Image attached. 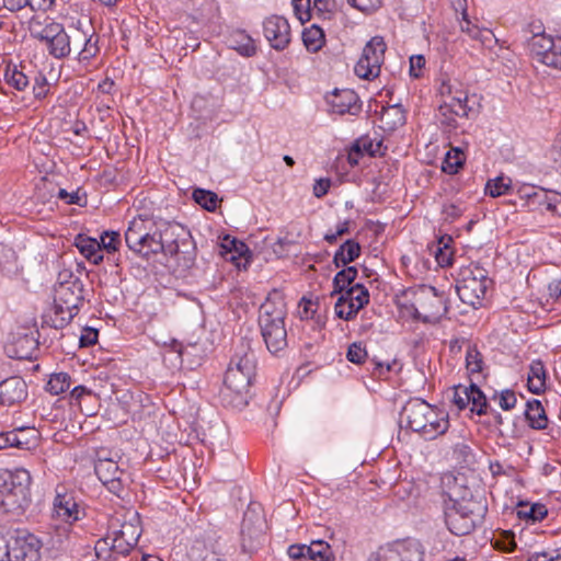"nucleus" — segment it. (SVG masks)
<instances>
[{
    "instance_id": "a211bd4d",
    "label": "nucleus",
    "mask_w": 561,
    "mask_h": 561,
    "mask_svg": "<svg viewBox=\"0 0 561 561\" xmlns=\"http://www.w3.org/2000/svg\"><path fill=\"white\" fill-rule=\"evenodd\" d=\"M27 397L26 382L21 377H10L0 382V404L11 407Z\"/></svg>"
},
{
    "instance_id": "cd10ccee",
    "label": "nucleus",
    "mask_w": 561,
    "mask_h": 561,
    "mask_svg": "<svg viewBox=\"0 0 561 561\" xmlns=\"http://www.w3.org/2000/svg\"><path fill=\"white\" fill-rule=\"evenodd\" d=\"M94 471L102 483L122 477L124 473L117 462L108 458H102L101 456L98 457L94 463Z\"/></svg>"
},
{
    "instance_id": "a19ab883",
    "label": "nucleus",
    "mask_w": 561,
    "mask_h": 561,
    "mask_svg": "<svg viewBox=\"0 0 561 561\" xmlns=\"http://www.w3.org/2000/svg\"><path fill=\"white\" fill-rule=\"evenodd\" d=\"M194 201L208 211H214L218 205V196L211 191L195 188L193 191Z\"/></svg>"
},
{
    "instance_id": "e433bc0d",
    "label": "nucleus",
    "mask_w": 561,
    "mask_h": 561,
    "mask_svg": "<svg viewBox=\"0 0 561 561\" xmlns=\"http://www.w3.org/2000/svg\"><path fill=\"white\" fill-rule=\"evenodd\" d=\"M465 163V153L459 148H451L447 151L443 161L442 170L448 174H456Z\"/></svg>"
},
{
    "instance_id": "f3484780",
    "label": "nucleus",
    "mask_w": 561,
    "mask_h": 561,
    "mask_svg": "<svg viewBox=\"0 0 561 561\" xmlns=\"http://www.w3.org/2000/svg\"><path fill=\"white\" fill-rule=\"evenodd\" d=\"M114 548L122 554L123 561H127V554L136 547L140 537V529L133 523H123L118 529H110Z\"/></svg>"
},
{
    "instance_id": "a18cd8bd",
    "label": "nucleus",
    "mask_w": 561,
    "mask_h": 561,
    "mask_svg": "<svg viewBox=\"0 0 561 561\" xmlns=\"http://www.w3.org/2000/svg\"><path fill=\"white\" fill-rule=\"evenodd\" d=\"M511 187V179L497 176L489 180L485 185L486 193L492 197L504 195Z\"/></svg>"
},
{
    "instance_id": "7ed1b4c3",
    "label": "nucleus",
    "mask_w": 561,
    "mask_h": 561,
    "mask_svg": "<svg viewBox=\"0 0 561 561\" xmlns=\"http://www.w3.org/2000/svg\"><path fill=\"white\" fill-rule=\"evenodd\" d=\"M400 421L413 432L421 433L425 439H434L447 432L448 414L428 404L422 399H411L402 408Z\"/></svg>"
},
{
    "instance_id": "0eeeda50",
    "label": "nucleus",
    "mask_w": 561,
    "mask_h": 561,
    "mask_svg": "<svg viewBox=\"0 0 561 561\" xmlns=\"http://www.w3.org/2000/svg\"><path fill=\"white\" fill-rule=\"evenodd\" d=\"M493 284L488 271L478 264L461 268L456 290L459 299L473 308L482 305L488 288Z\"/></svg>"
},
{
    "instance_id": "c03bdc74",
    "label": "nucleus",
    "mask_w": 561,
    "mask_h": 561,
    "mask_svg": "<svg viewBox=\"0 0 561 561\" xmlns=\"http://www.w3.org/2000/svg\"><path fill=\"white\" fill-rule=\"evenodd\" d=\"M360 309L362 308H357V304H354L353 301H347L344 298L340 297L337 298L334 306L336 317L344 319L346 321L352 320Z\"/></svg>"
},
{
    "instance_id": "f8f14e48",
    "label": "nucleus",
    "mask_w": 561,
    "mask_h": 561,
    "mask_svg": "<svg viewBox=\"0 0 561 561\" xmlns=\"http://www.w3.org/2000/svg\"><path fill=\"white\" fill-rule=\"evenodd\" d=\"M252 365L245 362L244 371L237 368L228 367L225 374V390L224 396L233 394V405L244 407L248 404V393L253 380Z\"/></svg>"
},
{
    "instance_id": "de8ad7c7",
    "label": "nucleus",
    "mask_w": 561,
    "mask_h": 561,
    "mask_svg": "<svg viewBox=\"0 0 561 561\" xmlns=\"http://www.w3.org/2000/svg\"><path fill=\"white\" fill-rule=\"evenodd\" d=\"M453 403L459 409L465 410L470 404L469 386L458 385L453 389Z\"/></svg>"
},
{
    "instance_id": "49530a36",
    "label": "nucleus",
    "mask_w": 561,
    "mask_h": 561,
    "mask_svg": "<svg viewBox=\"0 0 561 561\" xmlns=\"http://www.w3.org/2000/svg\"><path fill=\"white\" fill-rule=\"evenodd\" d=\"M545 206L548 211H556L557 209V199L550 198L548 196V192L543 188H539L538 193L533 196L528 207L531 209H536L537 207Z\"/></svg>"
},
{
    "instance_id": "bb28decb",
    "label": "nucleus",
    "mask_w": 561,
    "mask_h": 561,
    "mask_svg": "<svg viewBox=\"0 0 561 561\" xmlns=\"http://www.w3.org/2000/svg\"><path fill=\"white\" fill-rule=\"evenodd\" d=\"M287 554L293 561H333L328 556L320 554L307 545H290L287 549Z\"/></svg>"
},
{
    "instance_id": "680f3d73",
    "label": "nucleus",
    "mask_w": 561,
    "mask_h": 561,
    "mask_svg": "<svg viewBox=\"0 0 561 561\" xmlns=\"http://www.w3.org/2000/svg\"><path fill=\"white\" fill-rule=\"evenodd\" d=\"M348 231H350V221L348 220H344L343 222H340L336 226V230L334 232H328L324 236V240L328 243L333 244V243L336 242L339 237H342V236L346 234Z\"/></svg>"
},
{
    "instance_id": "6e6d98bb",
    "label": "nucleus",
    "mask_w": 561,
    "mask_h": 561,
    "mask_svg": "<svg viewBox=\"0 0 561 561\" xmlns=\"http://www.w3.org/2000/svg\"><path fill=\"white\" fill-rule=\"evenodd\" d=\"M48 81L45 75L38 72L34 78L33 93L35 99L42 100L48 94Z\"/></svg>"
},
{
    "instance_id": "bf43d9fd",
    "label": "nucleus",
    "mask_w": 561,
    "mask_h": 561,
    "mask_svg": "<svg viewBox=\"0 0 561 561\" xmlns=\"http://www.w3.org/2000/svg\"><path fill=\"white\" fill-rule=\"evenodd\" d=\"M397 365H398L397 360H392L391 363H383V362H378L376 359H373L370 362V366H371L370 369L373 371V375L381 378L387 373L393 370L394 366H397Z\"/></svg>"
},
{
    "instance_id": "09e8293b",
    "label": "nucleus",
    "mask_w": 561,
    "mask_h": 561,
    "mask_svg": "<svg viewBox=\"0 0 561 561\" xmlns=\"http://www.w3.org/2000/svg\"><path fill=\"white\" fill-rule=\"evenodd\" d=\"M367 356V351L360 342H354L347 348L346 358L353 364L360 365L365 363Z\"/></svg>"
},
{
    "instance_id": "5701e85b",
    "label": "nucleus",
    "mask_w": 561,
    "mask_h": 561,
    "mask_svg": "<svg viewBox=\"0 0 561 561\" xmlns=\"http://www.w3.org/2000/svg\"><path fill=\"white\" fill-rule=\"evenodd\" d=\"M381 140L374 139L368 135L362 136L355 140L348 153L351 163H357L358 158L364 154L376 156L381 148Z\"/></svg>"
},
{
    "instance_id": "9d476101",
    "label": "nucleus",
    "mask_w": 561,
    "mask_h": 561,
    "mask_svg": "<svg viewBox=\"0 0 561 561\" xmlns=\"http://www.w3.org/2000/svg\"><path fill=\"white\" fill-rule=\"evenodd\" d=\"M386 49L383 38L374 36L363 48L362 56L354 67L355 75L366 80L377 78L385 61Z\"/></svg>"
},
{
    "instance_id": "774afa93",
    "label": "nucleus",
    "mask_w": 561,
    "mask_h": 561,
    "mask_svg": "<svg viewBox=\"0 0 561 561\" xmlns=\"http://www.w3.org/2000/svg\"><path fill=\"white\" fill-rule=\"evenodd\" d=\"M425 66V58L422 55H415L410 58V76L419 78V71Z\"/></svg>"
},
{
    "instance_id": "2eb2a0df",
    "label": "nucleus",
    "mask_w": 561,
    "mask_h": 561,
    "mask_svg": "<svg viewBox=\"0 0 561 561\" xmlns=\"http://www.w3.org/2000/svg\"><path fill=\"white\" fill-rule=\"evenodd\" d=\"M387 561H423L425 549L416 539L398 540L379 551Z\"/></svg>"
},
{
    "instance_id": "aec40b11",
    "label": "nucleus",
    "mask_w": 561,
    "mask_h": 561,
    "mask_svg": "<svg viewBox=\"0 0 561 561\" xmlns=\"http://www.w3.org/2000/svg\"><path fill=\"white\" fill-rule=\"evenodd\" d=\"M245 360L252 365V376L254 377L256 370V357L251 347V341L242 337L231 356L228 367H233L240 371H244Z\"/></svg>"
},
{
    "instance_id": "412c9836",
    "label": "nucleus",
    "mask_w": 561,
    "mask_h": 561,
    "mask_svg": "<svg viewBox=\"0 0 561 561\" xmlns=\"http://www.w3.org/2000/svg\"><path fill=\"white\" fill-rule=\"evenodd\" d=\"M75 245L89 262L98 265L103 261L101 243L95 238L79 233L75 238Z\"/></svg>"
},
{
    "instance_id": "423d86ee",
    "label": "nucleus",
    "mask_w": 561,
    "mask_h": 561,
    "mask_svg": "<svg viewBox=\"0 0 561 561\" xmlns=\"http://www.w3.org/2000/svg\"><path fill=\"white\" fill-rule=\"evenodd\" d=\"M285 317L286 308L282 298L273 300L268 297L261 305L259 324L266 348L272 354H277L287 346Z\"/></svg>"
},
{
    "instance_id": "a878e982",
    "label": "nucleus",
    "mask_w": 561,
    "mask_h": 561,
    "mask_svg": "<svg viewBox=\"0 0 561 561\" xmlns=\"http://www.w3.org/2000/svg\"><path fill=\"white\" fill-rule=\"evenodd\" d=\"M360 255V245L354 239L346 240L336 250L333 256V264L336 267L345 266L354 262Z\"/></svg>"
},
{
    "instance_id": "c85d7f7f",
    "label": "nucleus",
    "mask_w": 561,
    "mask_h": 561,
    "mask_svg": "<svg viewBox=\"0 0 561 561\" xmlns=\"http://www.w3.org/2000/svg\"><path fill=\"white\" fill-rule=\"evenodd\" d=\"M112 535L106 533L103 538H100L94 546L95 556L99 560L103 561H119L122 554H118V550L112 546Z\"/></svg>"
},
{
    "instance_id": "dca6fc26",
    "label": "nucleus",
    "mask_w": 561,
    "mask_h": 561,
    "mask_svg": "<svg viewBox=\"0 0 561 561\" xmlns=\"http://www.w3.org/2000/svg\"><path fill=\"white\" fill-rule=\"evenodd\" d=\"M325 101L330 107L329 112L333 114L357 115L362 108L358 95L351 89H334L327 94Z\"/></svg>"
},
{
    "instance_id": "72a5a7b5",
    "label": "nucleus",
    "mask_w": 561,
    "mask_h": 561,
    "mask_svg": "<svg viewBox=\"0 0 561 561\" xmlns=\"http://www.w3.org/2000/svg\"><path fill=\"white\" fill-rule=\"evenodd\" d=\"M358 271L355 266H348L337 272L333 279L334 294H342L351 287L357 277Z\"/></svg>"
},
{
    "instance_id": "0e129e2a",
    "label": "nucleus",
    "mask_w": 561,
    "mask_h": 561,
    "mask_svg": "<svg viewBox=\"0 0 561 561\" xmlns=\"http://www.w3.org/2000/svg\"><path fill=\"white\" fill-rule=\"evenodd\" d=\"M459 24L461 32L467 33L473 39L479 38L481 31L469 20L468 15L466 18L461 16Z\"/></svg>"
},
{
    "instance_id": "f257e3e1",
    "label": "nucleus",
    "mask_w": 561,
    "mask_h": 561,
    "mask_svg": "<svg viewBox=\"0 0 561 561\" xmlns=\"http://www.w3.org/2000/svg\"><path fill=\"white\" fill-rule=\"evenodd\" d=\"M463 490L453 474L442 477V483L437 493V502L443 510L447 529L455 536H466L472 533L477 526L483 523L488 507L481 501L472 496H466Z\"/></svg>"
},
{
    "instance_id": "393cba45",
    "label": "nucleus",
    "mask_w": 561,
    "mask_h": 561,
    "mask_svg": "<svg viewBox=\"0 0 561 561\" xmlns=\"http://www.w3.org/2000/svg\"><path fill=\"white\" fill-rule=\"evenodd\" d=\"M547 371L543 362L535 359L529 365L527 387L535 394H540L546 390Z\"/></svg>"
},
{
    "instance_id": "b1692460",
    "label": "nucleus",
    "mask_w": 561,
    "mask_h": 561,
    "mask_svg": "<svg viewBox=\"0 0 561 561\" xmlns=\"http://www.w3.org/2000/svg\"><path fill=\"white\" fill-rule=\"evenodd\" d=\"M525 417L529 427L541 431L548 426V417L542 403L537 399L528 400L525 409Z\"/></svg>"
},
{
    "instance_id": "ea45409f",
    "label": "nucleus",
    "mask_w": 561,
    "mask_h": 561,
    "mask_svg": "<svg viewBox=\"0 0 561 561\" xmlns=\"http://www.w3.org/2000/svg\"><path fill=\"white\" fill-rule=\"evenodd\" d=\"M4 79L8 84L19 91H23L30 83L27 76L16 65L7 67Z\"/></svg>"
},
{
    "instance_id": "4d7b16f0",
    "label": "nucleus",
    "mask_w": 561,
    "mask_h": 561,
    "mask_svg": "<svg viewBox=\"0 0 561 561\" xmlns=\"http://www.w3.org/2000/svg\"><path fill=\"white\" fill-rule=\"evenodd\" d=\"M383 0H347V3L357 10L370 13L379 9Z\"/></svg>"
},
{
    "instance_id": "1a4fd4ad",
    "label": "nucleus",
    "mask_w": 561,
    "mask_h": 561,
    "mask_svg": "<svg viewBox=\"0 0 561 561\" xmlns=\"http://www.w3.org/2000/svg\"><path fill=\"white\" fill-rule=\"evenodd\" d=\"M405 308L414 320L423 323H436L448 312L445 293L433 286L420 287L415 293L414 302Z\"/></svg>"
},
{
    "instance_id": "f704fd0d",
    "label": "nucleus",
    "mask_w": 561,
    "mask_h": 561,
    "mask_svg": "<svg viewBox=\"0 0 561 561\" xmlns=\"http://www.w3.org/2000/svg\"><path fill=\"white\" fill-rule=\"evenodd\" d=\"M149 224L150 221L146 218H142V216L134 218L129 222L128 228L125 231V242L130 250L131 248L136 247L137 238L148 229Z\"/></svg>"
},
{
    "instance_id": "864d4df0",
    "label": "nucleus",
    "mask_w": 561,
    "mask_h": 561,
    "mask_svg": "<svg viewBox=\"0 0 561 561\" xmlns=\"http://www.w3.org/2000/svg\"><path fill=\"white\" fill-rule=\"evenodd\" d=\"M121 242V236L116 231H104L101 236V249L107 252H114Z\"/></svg>"
},
{
    "instance_id": "7c9ffc66",
    "label": "nucleus",
    "mask_w": 561,
    "mask_h": 561,
    "mask_svg": "<svg viewBox=\"0 0 561 561\" xmlns=\"http://www.w3.org/2000/svg\"><path fill=\"white\" fill-rule=\"evenodd\" d=\"M60 26H61L60 23L55 22V21H49L42 27V30H39V31L32 30L31 35L35 39H37L42 43H45L47 50L49 53L53 47V43L55 42V38L58 35Z\"/></svg>"
},
{
    "instance_id": "3c124183",
    "label": "nucleus",
    "mask_w": 561,
    "mask_h": 561,
    "mask_svg": "<svg viewBox=\"0 0 561 561\" xmlns=\"http://www.w3.org/2000/svg\"><path fill=\"white\" fill-rule=\"evenodd\" d=\"M221 248L226 253H236L237 255H242L245 251H248V247L242 241L237 240L236 238L226 234L221 241Z\"/></svg>"
},
{
    "instance_id": "69168bd1",
    "label": "nucleus",
    "mask_w": 561,
    "mask_h": 561,
    "mask_svg": "<svg viewBox=\"0 0 561 561\" xmlns=\"http://www.w3.org/2000/svg\"><path fill=\"white\" fill-rule=\"evenodd\" d=\"M15 437V442H12L11 447H15L19 449H28L30 448V439L25 437V431L23 428H16L11 431V437Z\"/></svg>"
},
{
    "instance_id": "052dcab7",
    "label": "nucleus",
    "mask_w": 561,
    "mask_h": 561,
    "mask_svg": "<svg viewBox=\"0 0 561 561\" xmlns=\"http://www.w3.org/2000/svg\"><path fill=\"white\" fill-rule=\"evenodd\" d=\"M317 304L311 299L302 298L299 302V314L301 319H313L316 317Z\"/></svg>"
},
{
    "instance_id": "8fccbe9b",
    "label": "nucleus",
    "mask_w": 561,
    "mask_h": 561,
    "mask_svg": "<svg viewBox=\"0 0 561 561\" xmlns=\"http://www.w3.org/2000/svg\"><path fill=\"white\" fill-rule=\"evenodd\" d=\"M293 7L295 15L301 24L310 21L311 11L313 10V7H311V0H293Z\"/></svg>"
},
{
    "instance_id": "79ce46f5",
    "label": "nucleus",
    "mask_w": 561,
    "mask_h": 561,
    "mask_svg": "<svg viewBox=\"0 0 561 561\" xmlns=\"http://www.w3.org/2000/svg\"><path fill=\"white\" fill-rule=\"evenodd\" d=\"M466 368L470 374H480L483 370V356L476 345H469L467 348Z\"/></svg>"
},
{
    "instance_id": "20e7f679",
    "label": "nucleus",
    "mask_w": 561,
    "mask_h": 561,
    "mask_svg": "<svg viewBox=\"0 0 561 561\" xmlns=\"http://www.w3.org/2000/svg\"><path fill=\"white\" fill-rule=\"evenodd\" d=\"M162 253L174 257L182 270H188L195 264L196 245L191 231L183 225L169 221L163 222L158 229Z\"/></svg>"
},
{
    "instance_id": "39448f33",
    "label": "nucleus",
    "mask_w": 561,
    "mask_h": 561,
    "mask_svg": "<svg viewBox=\"0 0 561 561\" xmlns=\"http://www.w3.org/2000/svg\"><path fill=\"white\" fill-rule=\"evenodd\" d=\"M31 474L25 469L0 471V514L23 513L31 503Z\"/></svg>"
},
{
    "instance_id": "2f4dec72",
    "label": "nucleus",
    "mask_w": 561,
    "mask_h": 561,
    "mask_svg": "<svg viewBox=\"0 0 561 561\" xmlns=\"http://www.w3.org/2000/svg\"><path fill=\"white\" fill-rule=\"evenodd\" d=\"M547 515L548 510L546 505L541 503H535L531 505L520 504L517 511V516L520 519H526L531 523L541 522Z\"/></svg>"
},
{
    "instance_id": "f03ea898",
    "label": "nucleus",
    "mask_w": 561,
    "mask_h": 561,
    "mask_svg": "<svg viewBox=\"0 0 561 561\" xmlns=\"http://www.w3.org/2000/svg\"><path fill=\"white\" fill-rule=\"evenodd\" d=\"M55 286L54 310L45 322L55 329H62L77 316L84 301L82 280L72 273L65 271L59 274Z\"/></svg>"
},
{
    "instance_id": "58836bf2",
    "label": "nucleus",
    "mask_w": 561,
    "mask_h": 561,
    "mask_svg": "<svg viewBox=\"0 0 561 561\" xmlns=\"http://www.w3.org/2000/svg\"><path fill=\"white\" fill-rule=\"evenodd\" d=\"M469 394H470V411L477 413L478 415H484L488 413V402L484 393L481 389L471 383L469 386Z\"/></svg>"
},
{
    "instance_id": "4be33fe9",
    "label": "nucleus",
    "mask_w": 561,
    "mask_h": 561,
    "mask_svg": "<svg viewBox=\"0 0 561 561\" xmlns=\"http://www.w3.org/2000/svg\"><path fill=\"white\" fill-rule=\"evenodd\" d=\"M228 45L243 57H252L257 51L254 39L243 30L232 31L228 36Z\"/></svg>"
},
{
    "instance_id": "338daca9",
    "label": "nucleus",
    "mask_w": 561,
    "mask_h": 561,
    "mask_svg": "<svg viewBox=\"0 0 561 561\" xmlns=\"http://www.w3.org/2000/svg\"><path fill=\"white\" fill-rule=\"evenodd\" d=\"M549 300L561 302V278L552 279L548 284Z\"/></svg>"
},
{
    "instance_id": "4c0bfd02",
    "label": "nucleus",
    "mask_w": 561,
    "mask_h": 561,
    "mask_svg": "<svg viewBox=\"0 0 561 561\" xmlns=\"http://www.w3.org/2000/svg\"><path fill=\"white\" fill-rule=\"evenodd\" d=\"M340 298L357 304V308H364L369 302V291L363 284H355L343 291Z\"/></svg>"
},
{
    "instance_id": "5fc2aeb1",
    "label": "nucleus",
    "mask_w": 561,
    "mask_h": 561,
    "mask_svg": "<svg viewBox=\"0 0 561 561\" xmlns=\"http://www.w3.org/2000/svg\"><path fill=\"white\" fill-rule=\"evenodd\" d=\"M494 547L503 552H513L516 548L513 531H503L501 537L494 541Z\"/></svg>"
},
{
    "instance_id": "c756f323",
    "label": "nucleus",
    "mask_w": 561,
    "mask_h": 561,
    "mask_svg": "<svg viewBox=\"0 0 561 561\" xmlns=\"http://www.w3.org/2000/svg\"><path fill=\"white\" fill-rule=\"evenodd\" d=\"M302 42L308 51H319L325 42L323 30L316 24L305 28L302 32Z\"/></svg>"
},
{
    "instance_id": "603ef678",
    "label": "nucleus",
    "mask_w": 561,
    "mask_h": 561,
    "mask_svg": "<svg viewBox=\"0 0 561 561\" xmlns=\"http://www.w3.org/2000/svg\"><path fill=\"white\" fill-rule=\"evenodd\" d=\"M162 250L163 245L160 244V239L156 230L152 232V236L149 238V240H146L145 250H141L139 255L149 259L153 254L162 253Z\"/></svg>"
},
{
    "instance_id": "37998d69",
    "label": "nucleus",
    "mask_w": 561,
    "mask_h": 561,
    "mask_svg": "<svg viewBox=\"0 0 561 561\" xmlns=\"http://www.w3.org/2000/svg\"><path fill=\"white\" fill-rule=\"evenodd\" d=\"M83 41L84 46L79 53V60L81 61H89L93 57H95L100 50L98 43H99V36L95 33H92L91 35L87 36V34H83Z\"/></svg>"
},
{
    "instance_id": "c9c22d12",
    "label": "nucleus",
    "mask_w": 561,
    "mask_h": 561,
    "mask_svg": "<svg viewBox=\"0 0 561 561\" xmlns=\"http://www.w3.org/2000/svg\"><path fill=\"white\" fill-rule=\"evenodd\" d=\"M71 386V378L67 373L51 374L47 383L46 391L53 396H58L66 392Z\"/></svg>"
},
{
    "instance_id": "473e14b6",
    "label": "nucleus",
    "mask_w": 561,
    "mask_h": 561,
    "mask_svg": "<svg viewBox=\"0 0 561 561\" xmlns=\"http://www.w3.org/2000/svg\"><path fill=\"white\" fill-rule=\"evenodd\" d=\"M71 51L70 47V36L65 31L64 25L61 24L58 35L53 43V47L49 51V55L56 59H64L69 56Z\"/></svg>"
},
{
    "instance_id": "6e6552de",
    "label": "nucleus",
    "mask_w": 561,
    "mask_h": 561,
    "mask_svg": "<svg viewBox=\"0 0 561 561\" xmlns=\"http://www.w3.org/2000/svg\"><path fill=\"white\" fill-rule=\"evenodd\" d=\"M42 546L41 539L27 530L0 536V561H38Z\"/></svg>"
},
{
    "instance_id": "ddd939ff",
    "label": "nucleus",
    "mask_w": 561,
    "mask_h": 561,
    "mask_svg": "<svg viewBox=\"0 0 561 561\" xmlns=\"http://www.w3.org/2000/svg\"><path fill=\"white\" fill-rule=\"evenodd\" d=\"M263 34L270 46L277 51L286 49L291 42L289 22L282 15L272 14L265 18L263 21Z\"/></svg>"
},
{
    "instance_id": "4468645a",
    "label": "nucleus",
    "mask_w": 561,
    "mask_h": 561,
    "mask_svg": "<svg viewBox=\"0 0 561 561\" xmlns=\"http://www.w3.org/2000/svg\"><path fill=\"white\" fill-rule=\"evenodd\" d=\"M440 95L444 98L443 104L438 112L446 115V112L456 114L458 117H468L470 107L468 105V94L461 89H457L450 81H444L439 89Z\"/></svg>"
},
{
    "instance_id": "9b49d317",
    "label": "nucleus",
    "mask_w": 561,
    "mask_h": 561,
    "mask_svg": "<svg viewBox=\"0 0 561 561\" xmlns=\"http://www.w3.org/2000/svg\"><path fill=\"white\" fill-rule=\"evenodd\" d=\"M528 45L537 61L561 70V35L552 37L543 32L536 33L528 39Z\"/></svg>"
},
{
    "instance_id": "e2e57ef3",
    "label": "nucleus",
    "mask_w": 561,
    "mask_h": 561,
    "mask_svg": "<svg viewBox=\"0 0 561 561\" xmlns=\"http://www.w3.org/2000/svg\"><path fill=\"white\" fill-rule=\"evenodd\" d=\"M99 332L92 328H85L80 336V347H88L94 345L98 342Z\"/></svg>"
},
{
    "instance_id": "13d9d810",
    "label": "nucleus",
    "mask_w": 561,
    "mask_h": 561,
    "mask_svg": "<svg viewBox=\"0 0 561 561\" xmlns=\"http://www.w3.org/2000/svg\"><path fill=\"white\" fill-rule=\"evenodd\" d=\"M517 397L513 390L506 389L499 394V404L504 411H510L515 408Z\"/></svg>"
},
{
    "instance_id": "6ab92c4d",
    "label": "nucleus",
    "mask_w": 561,
    "mask_h": 561,
    "mask_svg": "<svg viewBox=\"0 0 561 561\" xmlns=\"http://www.w3.org/2000/svg\"><path fill=\"white\" fill-rule=\"evenodd\" d=\"M54 512L60 519L69 524L79 520L82 513L72 494L61 492L56 494Z\"/></svg>"
}]
</instances>
